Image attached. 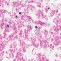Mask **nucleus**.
I'll return each mask as SVG.
<instances>
[{
  "label": "nucleus",
  "mask_w": 61,
  "mask_h": 61,
  "mask_svg": "<svg viewBox=\"0 0 61 61\" xmlns=\"http://www.w3.org/2000/svg\"><path fill=\"white\" fill-rule=\"evenodd\" d=\"M19 15H21V13L19 12Z\"/></svg>",
  "instance_id": "nucleus-1"
},
{
  "label": "nucleus",
  "mask_w": 61,
  "mask_h": 61,
  "mask_svg": "<svg viewBox=\"0 0 61 61\" xmlns=\"http://www.w3.org/2000/svg\"><path fill=\"white\" fill-rule=\"evenodd\" d=\"M7 27H9V25H7Z\"/></svg>",
  "instance_id": "nucleus-2"
},
{
  "label": "nucleus",
  "mask_w": 61,
  "mask_h": 61,
  "mask_svg": "<svg viewBox=\"0 0 61 61\" xmlns=\"http://www.w3.org/2000/svg\"><path fill=\"white\" fill-rule=\"evenodd\" d=\"M35 27H36V28H37L38 27H37V26H35Z\"/></svg>",
  "instance_id": "nucleus-3"
},
{
  "label": "nucleus",
  "mask_w": 61,
  "mask_h": 61,
  "mask_svg": "<svg viewBox=\"0 0 61 61\" xmlns=\"http://www.w3.org/2000/svg\"><path fill=\"white\" fill-rule=\"evenodd\" d=\"M16 18H17V16H16Z\"/></svg>",
  "instance_id": "nucleus-4"
},
{
  "label": "nucleus",
  "mask_w": 61,
  "mask_h": 61,
  "mask_svg": "<svg viewBox=\"0 0 61 61\" xmlns=\"http://www.w3.org/2000/svg\"><path fill=\"white\" fill-rule=\"evenodd\" d=\"M48 10H49V8H48Z\"/></svg>",
  "instance_id": "nucleus-5"
},
{
  "label": "nucleus",
  "mask_w": 61,
  "mask_h": 61,
  "mask_svg": "<svg viewBox=\"0 0 61 61\" xmlns=\"http://www.w3.org/2000/svg\"><path fill=\"white\" fill-rule=\"evenodd\" d=\"M57 12H58V10L57 11Z\"/></svg>",
  "instance_id": "nucleus-6"
},
{
  "label": "nucleus",
  "mask_w": 61,
  "mask_h": 61,
  "mask_svg": "<svg viewBox=\"0 0 61 61\" xmlns=\"http://www.w3.org/2000/svg\"><path fill=\"white\" fill-rule=\"evenodd\" d=\"M60 35H61V33L60 34Z\"/></svg>",
  "instance_id": "nucleus-7"
}]
</instances>
